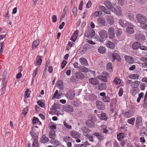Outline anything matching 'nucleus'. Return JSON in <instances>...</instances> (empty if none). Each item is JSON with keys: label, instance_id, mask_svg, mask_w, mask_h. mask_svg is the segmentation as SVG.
Masks as SVG:
<instances>
[{"label": "nucleus", "instance_id": "1", "mask_svg": "<svg viewBox=\"0 0 147 147\" xmlns=\"http://www.w3.org/2000/svg\"><path fill=\"white\" fill-rule=\"evenodd\" d=\"M85 78L84 75L80 71L76 72L74 75L71 77L70 80L73 82H75L78 80H82Z\"/></svg>", "mask_w": 147, "mask_h": 147}, {"label": "nucleus", "instance_id": "2", "mask_svg": "<svg viewBox=\"0 0 147 147\" xmlns=\"http://www.w3.org/2000/svg\"><path fill=\"white\" fill-rule=\"evenodd\" d=\"M136 18L138 22L141 24H144L147 22V18L144 15L139 13L137 14Z\"/></svg>", "mask_w": 147, "mask_h": 147}, {"label": "nucleus", "instance_id": "3", "mask_svg": "<svg viewBox=\"0 0 147 147\" xmlns=\"http://www.w3.org/2000/svg\"><path fill=\"white\" fill-rule=\"evenodd\" d=\"M96 105L97 108L101 110H103L105 108V104L100 100H97L96 102Z\"/></svg>", "mask_w": 147, "mask_h": 147}, {"label": "nucleus", "instance_id": "4", "mask_svg": "<svg viewBox=\"0 0 147 147\" xmlns=\"http://www.w3.org/2000/svg\"><path fill=\"white\" fill-rule=\"evenodd\" d=\"M108 34L109 38L112 39L115 37V31L113 27H110L108 31Z\"/></svg>", "mask_w": 147, "mask_h": 147}, {"label": "nucleus", "instance_id": "5", "mask_svg": "<svg viewBox=\"0 0 147 147\" xmlns=\"http://www.w3.org/2000/svg\"><path fill=\"white\" fill-rule=\"evenodd\" d=\"M112 57L113 59V60L112 61L113 62H114L115 60L119 62L121 60L120 56L115 51H114L113 53H112Z\"/></svg>", "mask_w": 147, "mask_h": 147}, {"label": "nucleus", "instance_id": "6", "mask_svg": "<svg viewBox=\"0 0 147 147\" xmlns=\"http://www.w3.org/2000/svg\"><path fill=\"white\" fill-rule=\"evenodd\" d=\"M135 39L137 41H142L145 39V36L142 33H137L135 35Z\"/></svg>", "mask_w": 147, "mask_h": 147}, {"label": "nucleus", "instance_id": "7", "mask_svg": "<svg viewBox=\"0 0 147 147\" xmlns=\"http://www.w3.org/2000/svg\"><path fill=\"white\" fill-rule=\"evenodd\" d=\"M127 28L126 30V32L129 34H132L134 32V30L133 28L134 26L130 23L127 26Z\"/></svg>", "mask_w": 147, "mask_h": 147}, {"label": "nucleus", "instance_id": "8", "mask_svg": "<svg viewBox=\"0 0 147 147\" xmlns=\"http://www.w3.org/2000/svg\"><path fill=\"white\" fill-rule=\"evenodd\" d=\"M98 24L100 27H102L105 25V20L103 18L100 17L97 19Z\"/></svg>", "mask_w": 147, "mask_h": 147}, {"label": "nucleus", "instance_id": "9", "mask_svg": "<svg viewBox=\"0 0 147 147\" xmlns=\"http://www.w3.org/2000/svg\"><path fill=\"white\" fill-rule=\"evenodd\" d=\"M104 4L108 9H110L111 11H114L115 10V8L113 7L112 4L110 2L107 1H105L104 2Z\"/></svg>", "mask_w": 147, "mask_h": 147}, {"label": "nucleus", "instance_id": "10", "mask_svg": "<svg viewBox=\"0 0 147 147\" xmlns=\"http://www.w3.org/2000/svg\"><path fill=\"white\" fill-rule=\"evenodd\" d=\"M142 118L140 116H138L136 118V126L137 128H139L140 126H142Z\"/></svg>", "mask_w": 147, "mask_h": 147}, {"label": "nucleus", "instance_id": "11", "mask_svg": "<svg viewBox=\"0 0 147 147\" xmlns=\"http://www.w3.org/2000/svg\"><path fill=\"white\" fill-rule=\"evenodd\" d=\"M119 24L123 27H127L130 24L127 21L123 19H119Z\"/></svg>", "mask_w": 147, "mask_h": 147}, {"label": "nucleus", "instance_id": "12", "mask_svg": "<svg viewBox=\"0 0 147 147\" xmlns=\"http://www.w3.org/2000/svg\"><path fill=\"white\" fill-rule=\"evenodd\" d=\"M99 34L101 38L105 39L107 38L108 36L107 32L103 30H101L99 32Z\"/></svg>", "mask_w": 147, "mask_h": 147}, {"label": "nucleus", "instance_id": "13", "mask_svg": "<svg viewBox=\"0 0 147 147\" xmlns=\"http://www.w3.org/2000/svg\"><path fill=\"white\" fill-rule=\"evenodd\" d=\"M71 136L73 138H80V134L78 132L75 131H71L70 133Z\"/></svg>", "mask_w": 147, "mask_h": 147}, {"label": "nucleus", "instance_id": "14", "mask_svg": "<svg viewBox=\"0 0 147 147\" xmlns=\"http://www.w3.org/2000/svg\"><path fill=\"white\" fill-rule=\"evenodd\" d=\"M64 110L68 112H71L73 111V109L72 106L69 105H66L63 107Z\"/></svg>", "mask_w": 147, "mask_h": 147}, {"label": "nucleus", "instance_id": "15", "mask_svg": "<svg viewBox=\"0 0 147 147\" xmlns=\"http://www.w3.org/2000/svg\"><path fill=\"white\" fill-rule=\"evenodd\" d=\"M123 114L125 117L127 118L130 117L133 115V112L131 110H129L125 111L123 113Z\"/></svg>", "mask_w": 147, "mask_h": 147}, {"label": "nucleus", "instance_id": "16", "mask_svg": "<svg viewBox=\"0 0 147 147\" xmlns=\"http://www.w3.org/2000/svg\"><path fill=\"white\" fill-rule=\"evenodd\" d=\"M89 83L93 85H96L98 83V81L96 78H91L89 79Z\"/></svg>", "mask_w": 147, "mask_h": 147}, {"label": "nucleus", "instance_id": "17", "mask_svg": "<svg viewBox=\"0 0 147 147\" xmlns=\"http://www.w3.org/2000/svg\"><path fill=\"white\" fill-rule=\"evenodd\" d=\"M75 96V93L72 91H69L67 93V97L70 100L72 99Z\"/></svg>", "mask_w": 147, "mask_h": 147}, {"label": "nucleus", "instance_id": "18", "mask_svg": "<svg viewBox=\"0 0 147 147\" xmlns=\"http://www.w3.org/2000/svg\"><path fill=\"white\" fill-rule=\"evenodd\" d=\"M124 58L126 61L129 63H132L134 62L133 58L130 56L126 55L125 56Z\"/></svg>", "mask_w": 147, "mask_h": 147}, {"label": "nucleus", "instance_id": "19", "mask_svg": "<svg viewBox=\"0 0 147 147\" xmlns=\"http://www.w3.org/2000/svg\"><path fill=\"white\" fill-rule=\"evenodd\" d=\"M105 44L107 47L111 49H113L115 47L114 44L109 40H107Z\"/></svg>", "mask_w": 147, "mask_h": 147}, {"label": "nucleus", "instance_id": "20", "mask_svg": "<svg viewBox=\"0 0 147 147\" xmlns=\"http://www.w3.org/2000/svg\"><path fill=\"white\" fill-rule=\"evenodd\" d=\"M87 126L89 128H92L95 126V124L91 120H88L86 122Z\"/></svg>", "mask_w": 147, "mask_h": 147}, {"label": "nucleus", "instance_id": "21", "mask_svg": "<svg viewBox=\"0 0 147 147\" xmlns=\"http://www.w3.org/2000/svg\"><path fill=\"white\" fill-rule=\"evenodd\" d=\"M79 61L81 64L83 65L86 66L88 64L86 59L82 57L79 59Z\"/></svg>", "mask_w": 147, "mask_h": 147}, {"label": "nucleus", "instance_id": "22", "mask_svg": "<svg viewBox=\"0 0 147 147\" xmlns=\"http://www.w3.org/2000/svg\"><path fill=\"white\" fill-rule=\"evenodd\" d=\"M42 57L40 55H38L36 59V65H38L39 66L41 65L42 61Z\"/></svg>", "mask_w": 147, "mask_h": 147}, {"label": "nucleus", "instance_id": "23", "mask_svg": "<svg viewBox=\"0 0 147 147\" xmlns=\"http://www.w3.org/2000/svg\"><path fill=\"white\" fill-rule=\"evenodd\" d=\"M112 12H115L117 16H120L121 13V9L120 7H118L115 8V10L114 11H112Z\"/></svg>", "mask_w": 147, "mask_h": 147}, {"label": "nucleus", "instance_id": "24", "mask_svg": "<svg viewBox=\"0 0 147 147\" xmlns=\"http://www.w3.org/2000/svg\"><path fill=\"white\" fill-rule=\"evenodd\" d=\"M140 84V82L138 81H135L131 83V86L133 88H136Z\"/></svg>", "mask_w": 147, "mask_h": 147}, {"label": "nucleus", "instance_id": "25", "mask_svg": "<svg viewBox=\"0 0 147 147\" xmlns=\"http://www.w3.org/2000/svg\"><path fill=\"white\" fill-rule=\"evenodd\" d=\"M140 42H136L133 44L132 47L134 49H137L140 48Z\"/></svg>", "mask_w": 147, "mask_h": 147}, {"label": "nucleus", "instance_id": "26", "mask_svg": "<svg viewBox=\"0 0 147 147\" xmlns=\"http://www.w3.org/2000/svg\"><path fill=\"white\" fill-rule=\"evenodd\" d=\"M127 16L128 18L130 20H133L134 19V15L133 13L129 12L127 13Z\"/></svg>", "mask_w": 147, "mask_h": 147}, {"label": "nucleus", "instance_id": "27", "mask_svg": "<svg viewBox=\"0 0 147 147\" xmlns=\"http://www.w3.org/2000/svg\"><path fill=\"white\" fill-rule=\"evenodd\" d=\"M107 22L110 24H113L114 22L113 17L111 16H108L107 18Z\"/></svg>", "mask_w": 147, "mask_h": 147}, {"label": "nucleus", "instance_id": "28", "mask_svg": "<svg viewBox=\"0 0 147 147\" xmlns=\"http://www.w3.org/2000/svg\"><path fill=\"white\" fill-rule=\"evenodd\" d=\"M78 70L80 72H87L88 69L86 67L83 66H80L78 67Z\"/></svg>", "mask_w": 147, "mask_h": 147}, {"label": "nucleus", "instance_id": "29", "mask_svg": "<svg viewBox=\"0 0 147 147\" xmlns=\"http://www.w3.org/2000/svg\"><path fill=\"white\" fill-rule=\"evenodd\" d=\"M100 119L101 120L106 121L107 119V117L106 114L103 112L101 113Z\"/></svg>", "mask_w": 147, "mask_h": 147}, {"label": "nucleus", "instance_id": "30", "mask_svg": "<svg viewBox=\"0 0 147 147\" xmlns=\"http://www.w3.org/2000/svg\"><path fill=\"white\" fill-rule=\"evenodd\" d=\"M50 143L52 144L59 146L61 144L59 142L55 139V138H53L50 141Z\"/></svg>", "mask_w": 147, "mask_h": 147}, {"label": "nucleus", "instance_id": "31", "mask_svg": "<svg viewBox=\"0 0 147 147\" xmlns=\"http://www.w3.org/2000/svg\"><path fill=\"white\" fill-rule=\"evenodd\" d=\"M57 87L59 89L62 90L63 89V83L62 80L58 81L57 84Z\"/></svg>", "mask_w": 147, "mask_h": 147}, {"label": "nucleus", "instance_id": "32", "mask_svg": "<svg viewBox=\"0 0 147 147\" xmlns=\"http://www.w3.org/2000/svg\"><path fill=\"white\" fill-rule=\"evenodd\" d=\"M5 74H7V72L5 71L4 72L3 75V80H2V84L4 86H6V81H5L6 77Z\"/></svg>", "mask_w": 147, "mask_h": 147}, {"label": "nucleus", "instance_id": "33", "mask_svg": "<svg viewBox=\"0 0 147 147\" xmlns=\"http://www.w3.org/2000/svg\"><path fill=\"white\" fill-rule=\"evenodd\" d=\"M107 86L105 83L100 84L98 86V89L100 90H105Z\"/></svg>", "mask_w": 147, "mask_h": 147}, {"label": "nucleus", "instance_id": "34", "mask_svg": "<svg viewBox=\"0 0 147 147\" xmlns=\"http://www.w3.org/2000/svg\"><path fill=\"white\" fill-rule=\"evenodd\" d=\"M39 43V40L37 39L34 41L32 45V49H35L36 47L38 45Z\"/></svg>", "mask_w": 147, "mask_h": 147}, {"label": "nucleus", "instance_id": "35", "mask_svg": "<svg viewBox=\"0 0 147 147\" xmlns=\"http://www.w3.org/2000/svg\"><path fill=\"white\" fill-rule=\"evenodd\" d=\"M97 77L99 80L105 82H107V77L105 76L100 75L98 76Z\"/></svg>", "mask_w": 147, "mask_h": 147}, {"label": "nucleus", "instance_id": "36", "mask_svg": "<svg viewBox=\"0 0 147 147\" xmlns=\"http://www.w3.org/2000/svg\"><path fill=\"white\" fill-rule=\"evenodd\" d=\"M98 52L100 53L103 54L106 52V50L105 47L100 46L98 49Z\"/></svg>", "mask_w": 147, "mask_h": 147}, {"label": "nucleus", "instance_id": "37", "mask_svg": "<svg viewBox=\"0 0 147 147\" xmlns=\"http://www.w3.org/2000/svg\"><path fill=\"white\" fill-rule=\"evenodd\" d=\"M89 98L90 100L94 101L96 100L97 97L94 94H91L89 96Z\"/></svg>", "mask_w": 147, "mask_h": 147}, {"label": "nucleus", "instance_id": "38", "mask_svg": "<svg viewBox=\"0 0 147 147\" xmlns=\"http://www.w3.org/2000/svg\"><path fill=\"white\" fill-rule=\"evenodd\" d=\"M38 138H34L32 144L33 147H38Z\"/></svg>", "mask_w": 147, "mask_h": 147}, {"label": "nucleus", "instance_id": "39", "mask_svg": "<svg viewBox=\"0 0 147 147\" xmlns=\"http://www.w3.org/2000/svg\"><path fill=\"white\" fill-rule=\"evenodd\" d=\"M139 75L138 74H134L129 75V77L130 78L134 79H137L139 78Z\"/></svg>", "mask_w": 147, "mask_h": 147}, {"label": "nucleus", "instance_id": "40", "mask_svg": "<svg viewBox=\"0 0 147 147\" xmlns=\"http://www.w3.org/2000/svg\"><path fill=\"white\" fill-rule=\"evenodd\" d=\"M55 137V132L53 130H51L49 132V138H54Z\"/></svg>", "mask_w": 147, "mask_h": 147}, {"label": "nucleus", "instance_id": "41", "mask_svg": "<svg viewBox=\"0 0 147 147\" xmlns=\"http://www.w3.org/2000/svg\"><path fill=\"white\" fill-rule=\"evenodd\" d=\"M88 32L89 34V35L90 37H92L94 36L95 35V32L94 30L92 29H90L88 30Z\"/></svg>", "mask_w": 147, "mask_h": 147}, {"label": "nucleus", "instance_id": "42", "mask_svg": "<svg viewBox=\"0 0 147 147\" xmlns=\"http://www.w3.org/2000/svg\"><path fill=\"white\" fill-rule=\"evenodd\" d=\"M30 134L33 138H37L38 135V133L33 131L31 132Z\"/></svg>", "mask_w": 147, "mask_h": 147}, {"label": "nucleus", "instance_id": "43", "mask_svg": "<svg viewBox=\"0 0 147 147\" xmlns=\"http://www.w3.org/2000/svg\"><path fill=\"white\" fill-rule=\"evenodd\" d=\"M135 120V119L134 118H131L130 119H128L127 122L128 123L131 124L132 125H134V121Z\"/></svg>", "mask_w": 147, "mask_h": 147}, {"label": "nucleus", "instance_id": "44", "mask_svg": "<svg viewBox=\"0 0 147 147\" xmlns=\"http://www.w3.org/2000/svg\"><path fill=\"white\" fill-rule=\"evenodd\" d=\"M138 89L136 88H133L131 89V92L132 94V95H135L138 92Z\"/></svg>", "mask_w": 147, "mask_h": 147}, {"label": "nucleus", "instance_id": "45", "mask_svg": "<svg viewBox=\"0 0 147 147\" xmlns=\"http://www.w3.org/2000/svg\"><path fill=\"white\" fill-rule=\"evenodd\" d=\"M120 142V144L121 146H123L125 144L126 142L123 139V138H117Z\"/></svg>", "mask_w": 147, "mask_h": 147}, {"label": "nucleus", "instance_id": "46", "mask_svg": "<svg viewBox=\"0 0 147 147\" xmlns=\"http://www.w3.org/2000/svg\"><path fill=\"white\" fill-rule=\"evenodd\" d=\"M101 127L102 130V132L103 133H106L108 132V130L107 129V126L105 125H102L101 126Z\"/></svg>", "mask_w": 147, "mask_h": 147}, {"label": "nucleus", "instance_id": "47", "mask_svg": "<svg viewBox=\"0 0 147 147\" xmlns=\"http://www.w3.org/2000/svg\"><path fill=\"white\" fill-rule=\"evenodd\" d=\"M112 64L111 63H108L107 65V69L108 71H111L112 69Z\"/></svg>", "mask_w": 147, "mask_h": 147}, {"label": "nucleus", "instance_id": "48", "mask_svg": "<svg viewBox=\"0 0 147 147\" xmlns=\"http://www.w3.org/2000/svg\"><path fill=\"white\" fill-rule=\"evenodd\" d=\"M94 15L96 16H99L102 14V12L101 11H95L94 13Z\"/></svg>", "mask_w": 147, "mask_h": 147}, {"label": "nucleus", "instance_id": "49", "mask_svg": "<svg viewBox=\"0 0 147 147\" xmlns=\"http://www.w3.org/2000/svg\"><path fill=\"white\" fill-rule=\"evenodd\" d=\"M102 100L105 102H109L110 101L109 98L107 96H105L104 97H102Z\"/></svg>", "mask_w": 147, "mask_h": 147}, {"label": "nucleus", "instance_id": "50", "mask_svg": "<svg viewBox=\"0 0 147 147\" xmlns=\"http://www.w3.org/2000/svg\"><path fill=\"white\" fill-rule=\"evenodd\" d=\"M72 11L74 16H76L77 15V8L75 7H73L72 9Z\"/></svg>", "mask_w": 147, "mask_h": 147}, {"label": "nucleus", "instance_id": "51", "mask_svg": "<svg viewBox=\"0 0 147 147\" xmlns=\"http://www.w3.org/2000/svg\"><path fill=\"white\" fill-rule=\"evenodd\" d=\"M116 33L117 36H120L122 33V30L121 29H117L116 31Z\"/></svg>", "mask_w": 147, "mask_h": 147}, {"label": "nucleus", "instance_id": "52", "mask_svg": "<svg viewBox=\"0 0 147 147\" xmlns=\"http://www.w3.org/2000/svg\"><path fill=\"white\" fill-rule=\"evenodd\" d=\"M63 125L66 128L70 129L72 127L71 125H68L65 121L63 122Z\"/></svg>", "mask_w": 147, "mask_h": 147}, {"label": "nucleus", "instance_id": "53", "mask_svg": "<svg viewBox=\"0 0 147 147\" xmlns=\"http://www.w3.org/2000/svg\"><path fill=\"white\" fill-rule=\"evenodd\" d=\"M29 90L28 89H27L26 90L25 92V97L26 98L28 97V96L30 94L29 93Z\"/></svg>", "mask_w": 147, "mask_h": 147}, {"label": "nucleus", "instance_id": "54", "mask_svg": "<svg viewBox=\"0 0 147 147\" xmlns=\"http://www.w3.org/2000/svg\"><path fill=\"white\" fill-rule=\"evenodd\" d=\"M37 103L41 107H43L45 106L44 103L43 102H42V101L40 100H38L37 102Z\"/></svg>", "mask_w": 147, "mask_h": 147}, {"label": "nucleus", "instance_id": "55", "mask_svg": "<svg viewBox=\"0 0 147 147\" xmlns=\"http://www.w3.org/2000/svg\"><path fill=\"white\" fill-rule=\"evenodd\" d=\"M49 141V138H41V142L42 143H45Z\"/></svg>", "mask_w": 147, "mask_h": 147}, {"label": "nucleus", "instance_id": "56", "mask_svg": "<svg viewBox=\"0 0 147 147\" xmlns=\"http://www.w3.org/2000/svg\"><path fill=\"white\" fill-rule=\"evenodd\" d=\"M67 63V62L66 61L63 60L62 61L61 65V68L62 69L64 68Z\"/></svg>", "mask_w": 147, "mask_h": 147}, {"label": "nucleus", "instance_id": "57", "mask_svg": "<svg viewBox=\"0 0 147 147\" xmlns=\"http://www.w3.org/2000/svg\"><path fill=\"white\" fill-rule=\"evenodd\" d=\"M94 135L97 137L98 138H101L102 136L100 133H95L94 134Z\"/></svg>", "mask_w": 147, "mask_h": 147}, {"label": "nucleus", "instance_id": "58", "mask_svg": "<svg viewBox=\"0 0 147 147\" xmlns=\"http://www.w3.org/2000/svg\"><path fill=\"white\" fill-rule=\"evenodd\" d=\"M57 20V18L56 16L53 15L52 17V20L53 22H55Z\"/></svg>", "mask_w": 147, "mask_h": 147}, {"label": "nucleus", "instance_id": "59", "mask_svg": "<svg viewBox=\"0 0 147 147\" xmlns=\"http://www.w3.org/2000/svg\"><path fill=\"white\" fill-rule=\"evenodd\" d=\"M38 121L39 120L37 118L34 117L32 120V123L33 124H35L37 122H38Z\"/></svg>", "mask_w": 147, "mask_h": 147}, {"label": "nucleus", "instance_id": "60", "mask_svg": "<svg viewBox=\"0 0 147 147\" xmlns=\"http://www.w3.org/2000/svg\"><path fill=\"white\" fill-rule=\"evenodd\" d=\"M83 1H81L80 2V4L79 5V9L80 10H81L82 9L83 5Z\"/></svg>", "mask_w": 147, "mask_h": 147}, {"label": "nucleus", "instance_id": "61", "mask_svg": "<svg viewBox=\"0 0 147 147\" xmlns=\"http://www.w3.org/2000/svg\"><path fill=\"white\" fill-rule=\"evenodd\" d=\"M140 60L143 62L145 63L147 62V58L145 57H142L140 58Z\"/></svg>", "mask_w": 147, "mask_h": 147}, {"label": "nucleus", "instance_id": "62", "mask_svg": "<svg viewBox=\"0 0 147 147\" xmlns=\"http://www.w3.org/2000/svg\"><path fill=\"white\" fill-rule=\"evenodd\" d=\"M106 9L105 10L103 11V12L106 13V14H110L111 13V11H110V10L109 9Z\"/></svg>", "mask_w": 147, "mask_h": 147}, {"label": "nucleus", "instance_id": "63", "mask_svg": "<svg viewBox=\"0 0 147 147\" xmlns=\"http://www.w3.org/2000/svg\"><path fill=\"white\" fill-rule=\"evenodd\" d=\"M28 110L26 108H24L22 112V114L24 115V117H25V116L26 115L27 113L28 112Z\"/></svg>", "mask_w": 147, "mask_h": 147}, {"label": "nucleus", "instance_id": "64", "mask_svg": "<svg viewBox=\"0 0 147 147\" xmlns=\"http://www.w3.org/2000/svg\"><path fill=\"white\" fill-rule=\"evenodd\" d=\"M124 134L123 133H120L117 134V138H123Z\"/></svg>", "mask_w": 147, "mask_h": 147}]
</instances>
